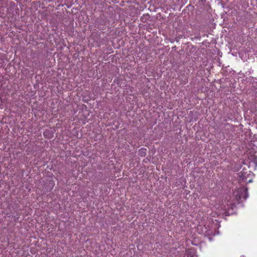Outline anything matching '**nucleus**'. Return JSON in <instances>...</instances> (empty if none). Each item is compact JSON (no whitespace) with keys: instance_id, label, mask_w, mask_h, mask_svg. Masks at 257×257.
<instances>
[{"instance_id":"obj_1","label":"nucleus","mask_w":257,"mask_h":257,"mask_svg":"<svg viewBox=\"0 0 257 257\" xmlns=\"http://www.w3.org/2000/svg\"><path fill=\"white\" fill-rule=\"evenodd\" d=\"M247 197V189H240L238 190L235 196L236 199L240 201L242 198L246 199Z\"/></svg>"},{"instance_id":"obj_2","label":"nucleus","mask_w":257,"mask_h":257,"mask_svg":"<svg viewBox=\"0 0 257 257\" xmlns=\"http://www.w3.org/2000/svg\"><path fill=\"white\" fill-rule=\"evenodd\" d=\"M144 151H146V149H144V148H142L140 150V152H143Z\"/></svg>"}]
</instances>
